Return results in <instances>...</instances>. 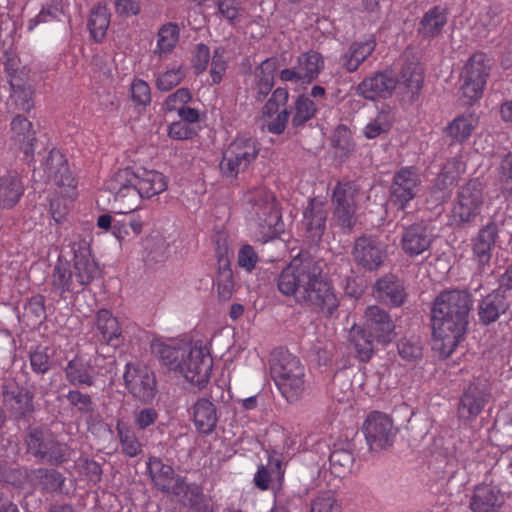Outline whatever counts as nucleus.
Listing matches in <instances>:
<instances>
[{
	"label": "nucleus",
	"instance_id": "nucleus-1",
	"mask_svg": "<svg viewBox=\"0 0 512 512\" xmlns=\"http://www.w3.org/2000/svg\"><path fill=\"white\" fill-rule=\"evenodd\" d=\"M322 267L311 258L293 259L277 277V288L285 296L325 318L337 313L340 300L331 282L323 277Z\"/></svg>",
	"mask_w": 512,
	"mask_h": 512
},
{
	"label": "nucleus",
	"instance_id": "nucleus-2",
	"mask_svg": "<svg viewBox=\"0 0 512 512\" xmlns=\"http://www.w3.org/2000/svg\"><path fill=\"white\" fill-rule=\"evenodd\" d=\"M471 307V295L466 291H443L434 299L431 308L434 349L442 358H448L464 339Z\"/></svg>",
	"mask_w": 512,
	"mask_h": 512
},
{
	"label": "nucleus",
	"instance_id": "nucleus-3",
	"mask_svg": "<svg viewBox=\"0 0 512 512\" xmlns=\"http://www.w3.org/2000/svg\"><path fill=\"white\" fill-rule=\"evenodd\" d=\"M270 374L287 401H296L305 390V368L299 358L287 350L276 349L269 360Z\"/></svg>",
	"mask_w": 512,
	"mask_h": 512
},
{
	"label": "nucleus",
	"instance_id": "nucleus-4",
	"mask_svg": "<svg viewBox=\"0 0 512 512\" xmlns=\"http://www.w3.org/2000/svg\"><path fill=\"white\" fill-rule=\"evenodd\" d=\"M360 187L354 181H340L333 189L331 202L333 206V225L343 234L352 233L356 223Z\"/></svg>",
	"mask_w": 512,
	"mask_h": 512
},
{
	"label": "nucleus",
	"instance_id": "nucleus-5",
	"mask_svg": "<svg viewBox=\"0 0 512 512\" xmlns=\"http://www.w3.org/2000/svg\"><path fill=\"white\" fill-rule=\"evenodd\" d=\"M24 444L27 454L51 466H60L69 457V446L59 442L43 427L30 428L25 435Z\"/></svg>",
	"mask_w": 512,
	"mask_h": 512
},
{
	"label": "nucleus",
	"instance_id": "nucleus-6",
	"mask_svg": "<svg viewBox=\"0 0 512 512\" xmlns=\"http://www.w3.org/2000/svg\"><path fill=\"white\" fill-rule=\"evenodd\" d=\"M261 150L259 141L247 135L237 136L224 150L219 168L226 178L235 179L257 159Z\"/></svg>",
	"mask_w": 512,
	"mask_h": 512
},
{
	"label": "nucleus",
	"instance_id": "nucleus-7",
	"mask_svg": "<svg viewBox=\"0 0 512 512\" xmlns=\"http://www.w3.org/2000/svg\"><path fill=\"white\" fill-rule=\"evenodd\" d=\"M492 398V388L485 378H474L464 387L458 404V417L471 422L480 415Z\"/></svg>",
	"mask_w": 512,
	"mask_h": 512
},
{
	"label": "nucleus",
	"instance_id": "nucleus-8",
	"mask_svg": "<svg viewBox=\"0 0 512 512\" xmlns=\"http://www.w3.org/2000/svg\"><path fill=\"white\" fill-rule=\"evenodd\" d=\"M453 217L458 227L466 228L480 214L484 203L483 186L478 179L470 180L458 192Z\"/></svg>",
	"mask_w": 512,
	"mask_h": 512
},
{
	"label": "nucleus",
	"instance_id": "nucleus-9",
	"mask_svg": "<svg viewBox=\"0 0 512 512\" xmlns=\"http://www.w3.org/2000/svg\"><path fill=\"white\" fill-rule=\"evenodd\" d=\"M485 60L484 54H474L463 68L460 92L462 97L466 98L465 105H472L482 96L489 68Z\"/></svg>",
	"mask_w": 512,
	"mask_h": 512
},
{
	"label": "nucleus",
	"instance_id": "nucleus-10",
	"mask_svg": "<svg viewBox=\"0 0 512 512\" xmlns=\"http://www.w3.org/2000/svg\"><path fill=\"white\" fill-rule=\"evenodd\" d=\"M106 190L113 195L117 212H133L140 207L142 194L130 179L125 169L117 171L106 182Z\"/></svg>",
	"mask_w": 512,
	"mask_h": 512
},
{
	"label": "nucleus",
	"instance_id": "nucleus-11",
	"mask_svg": "<svg viewBox=\"0 0 512 512\" xmlns=\"http://www.w3.org/2000/svg\"><path fill=\"white\" fill-rule=\"evenodd\" d=\"M123 379L129 393L140 402L147 404L155 398L157 394L155 375L146 366L127 363Z\"/></svg>",
	"mask_w": 512,
	"mask_h": 512
},
{
	"label": "nucleus",
	"instance_id": "nucleus-12",
	"mask_svg": "<svg viewBox=\"0 0 512 512\" xmlns=\"http://www.w3.org/2000/svg\"><path fill=\"white\" fill-rule=\"evenodd\" d=\"M367 444L372 451L386 449L393 445L396 429L392 419L378 411L370 413L363 424Z\"/></svg>",
	"mask_w": 512,
	"mask_h": 512
},
{
	"label": "nucleus",
	"instance_id": "nucleus-13",
	"mask_svg": "<svg viewBox=\"0 0 512 512\" xmlns=\"http://www.w3.org/2000/svg\"><path fill=\"white\" fill-rule=\"evenodd\" d=\"M420 177L412 167H403L395 172L390 186V201L404 214L410 201H412L420 191Z\"/></svg>",
	"mask_w": 512,
	"mask_h": 512
},
{
	"label": "nucleus",
	"instance_id": "nucleus-14",
	"mask_svg": "<svg viewBox=\"0 0 512 512\" xmlns=\"http://www.w3.org/2000/svg\"><path fill=\"white\" fill-rule=\"evenodd\" d=\"M2 403L17 421L26 420L35 412L34 392L16 382L3 385Z\"/></svg>",
	"mask_w": 512,
	"mask_h": 512
},
{
	"label": "nucleus",
	"instance_id": "nucleus-15",
	"mask_svg": "<svg viewBox=\"0 0 512 512\" xmlns=\"http://www.w3.org/2000/svg\"><path fill=\"white\" fill-rule=\"evenodd\" d=\"M499 239V226L495 221L484 225L472 239L473 259L477 263V269L481 274L492 273V252Z\"/></svg>",
	"mask_w": 512,
	"mask_h": 512
},
{
	"label": "nucleus",
	"instance_id": "nucleus-16",
	"mask_svg": "<svg viewBox=\"0 0 512 512\" xmlns=\"http://www.w3.org/2000/svg\"><path fill=\"white\" fill-rule=\"evenodd\" d=\"M212 365L213 361L208 351L201 346H187L180 373L192 384L202 386L210 378Z\"/></svg>",
	"mask_w": 512,
	"mask_h": 512
},
{
	"label": "nucleus",
	"instance_id": "nucleus-17",
	"mask_svg": "<svg viewBox=\"0 0 512 512\" xmlns=\"http://www.w3.org/2000/svg\"><path fill=\"white\" fill-rule=\"evenodd\" d=\"M352 255L356 265L367 271H376L387 256L380 241L368 235L355 240Z\"/></svg>",
	"mask_w": 512,
	"mask_h": 512
},
{
	"label": "nucleus",
	"instance_id": "nucleus-18",
	"mask_svg": "<svg viewBox=\"0 0 512 512\" xmlns=\"http://www.w3.org/2000/svg\"><path fill=\"white\" fill-rule=\"evenodd\" d=\"M72 250L74 256L71 268L83 291L87 285L100 276L101 271L98 263L92 257L90 247L86 241L74 243Z\"/></svg>",
	"mask_w": 512,
	"mask_h": 512
},
{
	"label": "nucleus",
	"instance_id": "nucleus-19",
	"mask_svg": "<svg viewBox=\"0 0 512 512\" xmlns=\"http://www.w3.org/2000/svg\"><path fill=\"white\" fill-rule=\"evenodd\" d=\"M397 89V80L391 71H379L364 78L356 87V94L366 100L388 99Z\"/></svg>",
	"mask_w": 512,
	"mask_h": 512
},
{
	"label": "nucleus",
	"instance_id": "nucleus-20",
	"mask_svg": "<svg viewBox=\"0 0 512 512\" xmlns=\"http://www.w3.org/2000/svg\"><path fill=\"white\" fill-rule=\"evenodd\" d=\"M364 318L363 327L375 337L377 342L388 344L395 339V324L387 311L376 305L368 306Z\"/></svg>",
	"mask_w": 512,
	"mask_h": 512
},
{
	"label": "nucleus",
	"instance_id": "nucleus-21",
	"mask_svg": "<svg viewBox=\"0 0 512 512\" xmlns=\"http://www.w3.org/2000/svg\"><path fill=\"white\" fill-rule=\"evenodd\" d=\"M433 241L429 224L425 220L404 227L401 247L410 257H416L428 251Z\"/></svg>",
	"mask_w": 512,
	"mask_h": 512
},
{
	"label": "nucleus",
	"instance_id": "nucleus-22",
	"mask_svg": "<svg viewBox=\"0 0 512 512\" xmlns=\"http://www.w3.org/2000/svg\"><path fill=\"white\" fill-rule=\"evenodd\" d=\"M327 210L322 201L309 199L304 211L303 222L306 238L312 244H319L326 230Z\"/></svg>",
	"mask_w": 512,
	"mask_h": 512
},
{
	"label": "nucleus",
	"instance_id": "nucleus-23",
	"mask_svg": "<svg viewBox=\"0 0 512 512\" xmlns=\"http://www.w3.org/2000/svg\"><path fill=\"white\" fill-rule=\"evenodd\" d=\"M173 494L176 496L182 495L183 505L188 507L191 512H214L211 499L195 483H185L184 479L177 477Z\"/></svg>",
	"mask_w": 512,
	"mask_h": 512
},
{
	"label": "nucleus",
	"instance_id": "nucleus-24",
	"mask_svg": "<svg viewBox=\"0 0 512 512\" xmlns=\"http://www.w3.org/2000/svg\"><path fill=\"white\" fill-rule=\"evenodd\" d=\"M397 80V89L409 96V100L414 102L423 88L424 69L416 61H405L401 67Z\"/></svg>",
	"mask_w": 512,
	"mask_h": 512
},
{
	"label": "nucleus",
	"instance_id": "nucleus-25",
	"mask_svg": "<svg viewBox=\"0 0 512 512\" xmlns=\"http://www.w3.org/2000/svg\"><path fill=\"white\" fill-rule=\"evenodd\" d=\"M125 170L140 194H142L143 199L151 198L167 189L166 177L156 170L144 168L139 169L137 172L130 168H125Z\"/></svg>",
	"mask_w": 512,
	"mask_h": 512
},
{
	"label": "nucleus",
	"instance_id": "nucleus-26",
	"mask_svg": "<svg viewBox=\"0 0 512 512\" xmlns=\"http://www.w3.org/2000/svg\"><path fill=\"white\" fill-rule=\"evenodd\" d=\"M193 423L200 434L209 435L216 429L218 411L216 405L207 398H199L192 406Z\"/></svg>",
	"mask_w": 512,
	"mask_h": 512
},
{
	"label": "nucleus",
	"instance_id": "nucleus-27",
	"mask_svg": "<svg viewBox=\"0 0 512 512\" xmlns=\"http://www.w3.org/2000/svg\"><path fill=\"white\" fill-rule=\"evenodd\" d=\"M96 326L99 332V340L114 348L121 346L125 337L115 318L109 310L101 309L97 313Z\"/></svg>",
	"mask_w": 512,
	"mask_h": 512
},
{
	"label": "nucleus",
	"instance_id": "nucleus-28",
	"mask_svg": "<svg viewBox=\"0 0 512 512\" xmlns=\"http://www.w3.org/2000/svg\"><path fill=\"white\" fill-rule=\"evenodd\" d=\"M504 498L497 487L482 484L476 486L470 501L473 512H498Z\"/></svg>",
	"mask_w": 512,
	"mask_h": 512
},
{
	"label": "nucleus",
	"instance_id": "nucleus-29",
	"mask_svg": "<svg viewBox=\"0 0 512 512\" xmlns=\"http://www.w3.org/2000/svg\"><path fill=\"white\" fill-rule=\"evenodd\" d=\"M374 294L381 302L393 307L401 306L406 293L401 282L394 275H385L374 285Z\"/></svg>",
	"mask_w": 512,
	"mask_h": 512
},
{
	"label": "nucleus",
	"instance_id": "nucleus-30",
	"mask_svg": "<svg viewBox=\"0 0 512 512\" xmlns=\"http://www.w3.org/2000/svg\"><path fill=\"white\" fill-rule=\"evenodd\" d=\"M45 172L49 179L59 186L71 187L74 185V177L69 170L65 156L56 149L49 152L45 161Z\"/></svg>",
	"mask_w": 512,
	"mask_h": 512
},
{
	"label": "nucleus",
	"instance_id": "nucleus-31",
	"mask_svg": "<svg viewBox=\"0 0 512 512\" xmlns=\"http://www.w3.org/2000/svg\"><path fill=\"white\" fill-rule=\"evenodd\" d=\"M278 61L275 58H267L255 69V100L263 102L274 86L275 72Z\"/></svg>",
	"mask_w": 512,
	"mask_h": 512
},
{
	"label": "nucleus",
	"instance_id": "nucleus-32",
	"mask_svg": "<svg viewBox=\"0 0 512 512\" xmlns=\"http://www.w3.org/2000/svg\"><path fill=\"white\" fill-rule=\"evenodd\" d=\"M24 193L23 182L16 171H9L0 177V207H14Z\"/></svg>",
	"mask_w": 512,
	"mask_h": 512
},
{
	"label": "nucleus",
	"instance_id": "nucleus-33",
	"mask_svg": "<svg viewBox=\"0 0 512 512\" xmlns=\"http://www.w3.org/2000/svg\"><path fill=\"white\" fill-rule=\"evenodd\" d=\"M147 469L155 487L164 493H173V487L177 480L172 466L163 463L158 457H150Z\"/></svg>",
	"mask_w": 512,
	"mask_h": 512
},
{
	"label": "nucleus",
	"instance_id": "nucleus-34",
	"mask_svg": "<svg viewBox=\"0 0 512 512\" xmlns=\"http://www.w3.org/2000/svg\"><path fill=\"white\" fill-rule=\"evenodd\" d=\"M52 289L60 296H63L65 292L79 293L82 291L70 262L58 259L52 274Z\"/></svg>",
	"mask_w": 512,
	"mask_h": 512
},
{
	"label": "nucleus",
	"instance_id": "nucleus-35",
	"mask_svg": "<svg viewBox=\"0 0 512 512\" xmlns=\"http://www.w3.org/2000/svg\"><path fill=\"white\" fill-rule=\"evenodd\" d=\"M66 380L73 386H93L95 369L81 358L70 360L64 368Z\"/></svg>",
	"mask_w": 512,
	"mask_h": 512
},
{
	"label": "nucleus",
	"instance_id": "nucleus-36",
	"mask_svg": "<svg viewBox=\"0 0 512 512\" xmlns=\"http://www.w3.org/2000/svg\"><path fill=\"white\" fill-rule=\"evenodd\" d=\"M375 337L363 326L354 325L349 331V341L356 357L362 362H368L374 354Z\"/></svg>",
	"mask_w": 512,
	"mask_h": 512
},
{
	"label": "nucleus",
	"instance_id": "nucleus-37",
	"mask_svg": "<svg viewBox=\"0 0 512 512\" xmlns=\"http://www.w3.org/2000/svg\"><path fill=\"white\" fill-rule=\"evenodd\" d=\"M375 41L367 40L364 42H354L351 44L347 52L341 58V66L348 72L356 71L361 63H363L374 51Z\"/></svg>",
	"mask_w": 512,
	"mask_h": 512
},
{
	"label": "nucleus",
	"instance_id": "nucleus-38",
	"mask_svg": "<svg viewBox=\"0 0 512 512\" xmlns=\"http://www.w3.org/2000/svg\"><path fill=\"white\" fill-rule=\"evenodd\" d=\"M34 475L42 491L71 496L72 493L65 489L66 478L61 472L53 468H38Z\"/></svg>",
	"mask_w": 512,
	"mask_h": 512
},
{
	"label": "nucleus",
	"instance_id": "nucleus-39",
	"mask_svg": "<svg viewBox=\"0 0 512 512\" xmlns=\"http://www.w3.org/2000/svg\"><path fill=\"white\" fill-rule=\"evenodd\" d=\"M447 23L446 9L441 6H434L428 10L418 25V33L425 38L438 36Z\"/></svg>",
	"mask_w": 512,
	"mask_h": 512
},
{
	"label": "nucleus",
	"instance_id": "nucleus-40",
	"mask_svg": "<svg viewBox=\"0 0 512 512\" xmlns=\"http://www.w3.org/2000/svg\"><path fill=\"white\" fill-rule=\"evenodd\" d=\"M508 304L503 294L497 292L487 295L479 306V319L484 325L495 322L501 313H505Z\"/></svg>",
	"mask_w": 512,
	"mask_h": 512
},
{
	"label": "nucleus",
	"instance_id": "nucleus-41",
	"mask_svg": "<svg viewBox=\"0 0 512 512\" xmlns=\"http://www.w3.org/2000/svg\"><path fill=\"white\" fill-rule=\"evenodd\" d=\"M13 138L20 149L28 156L33 154V145L36 141L32 130V123L25 117L17 115L11 122Z\"/></svg>",
	"mask_w": 512,
	"mask_h": 512
},
{
	"label": "nucleus",
	"instance_id": "nucleus-42",
	"mask_svg": "<svg viewBox=\"0 0 512 512\" xmlns=\"http://www.w3.org/2000/svg\"><path fill=\"white\" fill-rule=\"evenodd\" d=\"M143 229V222L131 212H117V219L114 222V236L123 241L136 238Z\"/></svg>",
	"mask_w": 512,
	"mask_h": 512
},
{
	"label": "nucleus",
	"instance_id": "nucleus-43",
	"mask_svg": "<svg viewBox=\"0 0 512 512\" xmlns=\"http://www.w3.org/2000/svg\"><path fill=\"white\" fill-rule=\"evenodd\" d=\"M216 284L219 299L223 301L231 299L235 286L234 277L229 258L223 255L218 258Z\"/></svg>",
	"mask_w": 512,
	"mask_h": 512
},
{
	"label": "nucleus",
	"instance_id": "nucleus-44",
	"mask_svg": "<svg viewBox=\"0 0 512 512\" xmlns=\"http://www.w3.org/2000/svg\"><path fill=\"white\" fill-rule=\"evenodd\" d=\"M297 68L302 79L311 83L317 79L324 68V60L320 53L309 51L302 53L297 60Z\"/></svg>",
	"mask_w": 512,
	"mask_h": 512
},
{
	"label": "nucleus",
	"instance_id": "nucleus-45",
	"mask_svg": "<svg viewBox=\"0 0 512 512\" xmlns=\"http://www.w3.org/2000/svg\"><path fill=\"white\" fill-rule=\"evenodd\" d=\"M110 24V13L106 5L99 3L95 6L91 12L88 19V29L90 31L91 37L96 42H101L106 36L107 29Z\"/></svg>",
	"mask_w": 512,
	"mask_h": 512
},
{
	"label": "nucleus",
	"instance_id": "nucleus-46",
	"mask_svg": "<svg viewBox=\"0 0 512 512\" xmlns=\"http://www.w3.org/2000/svg\"><path fill=\"white\" fill-rule=\"evenodd\" d=\"M11 88V98L21 111L28 112L33 106V90L31 85L20 77H11L8 79Z\"/></svg>",
	"mask_w": 512,
	"mask_h": 512
},
{
	"label": "nucleus",
	"instance_id": "nucleus-47",
	"mask_svg": "<svg viewBox=\"0 0 512 512\" xmlns=\"http://www.w3.org/2000/svg\"><path fill=\"white\" fill-rule=\"evenodd\" d=\"M67 401L75 407L82 415H87V424L100 423V415L95 413V404L89 394L82 393L80 390H71L66 395Z\"/></svg>",
	"mask_w": 512,
	"mask_h": 512
},
{
	"label": "nucleus",
	"instance_id": "nucleus-48",
	"mask_svg": "<svg viewBox=\"0 0 512 512\" xmlns=\"http://www.w3.org/2000/svg\"><path fill=\"white\" fill-rule=\"evenodd\" d=\"M45 298L42 295H35L28 299L24 305L21 316L22 322L31 328H36L46 319Z\"/></svg>",
	"mask_w": 512,
	"mask_h": 512
},
{
	"label": "nucleus",
	"instance_id": "nucleus-49",
	"mask_svg": "<svg viewBox=\"0 0 512 512\" xmlns=\"http://www.w3.org/2000/svg\"><path fill=\"white\" fill-rule=\"evenodd\" d=\"M466 165L459 158L449 159L439 173L436 185L439 189H448L458 183L461 175L465 172Z\"/></svg>",
	"mask_w": 512,
	"mask_h": 512
},
{
	"label": "nucleus",
	"instance_id": "nucleus-50",
	"mask_svg": "<svg viewBox=\"0 0 512 512\" xmlns=\"http://www.w3.org/2000/svg\"><path fill=\"white\" fill-rule=\"evenodd\" d=\"M187 346L172 347L163 343L154 346L155 353L161 362L168 367L169 370L178 371L182 368L181 363L184 361Z\"/></svg>",
	"mask_w": 512,
	"mask_h": 512
},
{
	"label": "nucleus",
	"instance_id": "nucleus-51",
	"mask_svg": "<svg viewBox=\"0 0 512 512\" xmlns=\"http://www.w3.org/2000/svg\"><path fill=\"white\" fill-rule=\"evenodd\" d=\"M475 122L472 115H461L445 128V132L453 141L462 143L471 136Z\"/></svg>",
	"mask_w": 512,
	"mask_h": 512
},
{
	"label": "nucleus",
	"instance_id": "nucleus-52",
	"mask_svg": "<svg viewBox=\"0 0 512 512\" xmlns=\"http://www.w3.org/2000/svg\"><path fill=\"white\" fill-rule=\"evenodd\" d=\"M316 111V103L307 94L299 95L294 103L292 125L294 127L303 126L315 116Z\"/></svg>",
	"mask_w": 512,
	"mask_h": 512
},
{
	"label": "nucleus",
	"instance_id": "nucleus-53",
	"mask_svg": "<svg viewBox=\"0 0 512 512\" xmlns=\"http://www.w3.org/2000/svg\"><path fill=\"white\" fill-rule=\"evenodd\" d=\"M178 27L176 24L168 23L163 25L158 32L157 47L155 54L160 57L163 54L170 53L178 41Z\"/></svg>",
	"mask_w": 512,
	"mask_h": 512
},
{
	"label": "nucleus",
	"instance_id": "nucleus-54",
	"mask_svg": "<svg viewBox=\"0 0 512 512\" xmlns=\"http://www.w3.org/2000/svg\"><path fill=\"white\" fill-rule=\"evenodd\" d=\"M491 439L501 449L512 448V416L508 420L497 417L491 432Z\"/></svg>",
	"mask_w": 512,
	"mask_h": 512
},
{
	"label": "nucleus",
	"instance_id": "nucleus-55",
	"mask_svg": "<svg viewBox=\"0 0 512 512\" xmlns=\"http://www.w3.org/2000/svg\"><path fill=\"white\" fill-rule=\"evenodd\" d=\"M268 465L269 468L264 465H260L254 476V484L260 490H267L269 488V483L272 480V478H279L282 475L281 460L269 457Z\"/></svg>",
	"mask_w": 512,
	"mask_h": 512
},
{
	"label": "nucleus",
	"instance_id": "nucleus-56",
	"mask_svg": "<svg viewBox=\"0 0 512 512\" xmlns=\"http://www.w3.org/2000/svg\"><path fill=\"white\" fill-rule=\"evenodd\" d=\"M394 122V115L391 111L382 110L378 115L366 125L364 135L368 139H374L383 133H387Z\"/></svg>",
	"mask_w": 512,
	"mask_h": 512
},
{
	"label": "nucleus",
	"instance_id": "nucleus-57",
	"mask_svg": "<svg viewBox=\"0 0 512 512\" xmlns=\"http://www.w3.org/2000/svg\"><path fill=\"white\" fill-rule=\"evenodd\" d=\"M116 430L120 439L122 451L129 457H135L141 452V444L133 431L123 422L118 421Z\"/></svg>",
	"mask_w": 512,
	"mask_h": 512
},
{
	"label": "nucleus",
	"instance_id": "nucleus-58",
	"mask_svg": "<svg viewBox=\"0 0 512 512\" xmlns=\"http://www.w3.org/2000/svg\"><path fill=\"white\" fill-rule=\"evenodd\" d=\"M29 360L33 372L37 374L43 375L52 368L53 361L48 347H37L34 351H31Z\"/></svg>",
	"mask_w": 512,
	"mask_h": 512
},
{
	"label": "nucleus",
	"instance_id": "nucleus-59",
	"mask_svg": "<svg viewBox=\"0 0 512 512\" xmlns=\"http://www.w3.org/2000/svg\"><path fill=\"white\" fill-rule=\"evenodd\" d=\"M329 462L333 472L340 475L351 470L354 457L353 454L346 449H336L330 454Z\"/></svg>",
	"mask_w": 512,
	"mask_h": 512
},
{
	"label": "nucleus",
	"instance_id": "nucleus-60",
	"mask_svg": "<svg viewBox=\"0 0 512 512\" xmlns=\"http://www.w3.org/2000/svg\"><path fill=\"white\" fill-rule=\"evenodd\" d=\"M310 512H340V505L333 492L325 491L311 501Z\"/></svg>",
	"mask_w": 512,
	"mask_h": 512
},
{
	"label": "nucleus",
	"instance_id": "nucleus-61",
	"mask_svg": "<svg viewBox=\"0 0 512 512\" xmlns=\"http://www.w3.org/2000/svg\"><path fill=\"white\" fill-rule=\"evenodd\" d=\"M497 174L504 191L512 195V152L502 156L497 167Z\"/></svg>",
	"mask_w": 512,
	"mask_h": 512
},
{
	"label": "nucleus",
	"instance_id": "nucleus-62",
	"mask_svg": "<svg viewBox=\"0 0 512 512\" xmlns=\"http://www.w3.org/2000/svg\"><path fill=\"white\" fill-rule=\"evenodd\" d=\"M503 11L500 7L490 6L486 12L480 15L479 25L487 32H495L503 23Z\"/></svg>",
	"mask_w": 512,
	"mask_h": 512
},
{
	"label": "nucleus",
	"instance_id": "nucleus-63",
	"mask_svg": "<svg viewBox=\"0 0 512 512\" xmlns=\"http://www.w3.org/2000/svg\"><path fill=\"white\" fill-rule=\"evenodd\" d=\"M289 98V93L286 88L278 87L272 92L271 97L262 107V114L271 117L278 112L280 106H284Z\"/></svg>",
	"mask_w": 512,
	"mask_h": 512
},
{
	"label": "nucleus",
	"instance_id": "nucleus-64",
	"mask_svg": "<svg viewBox=\"0 0 512 512\" xmlns=\"http://www.w3.org/2000/svg\"><path fill=\"white\" fill-rule=\"evenodd\" d=\"M185 74L181 67L160 74L156 80V87L160 91L167 92L181 83Z\"/></svg>",
	"mask_w": 512,
	"mask_h": 512
}]
</instances>
